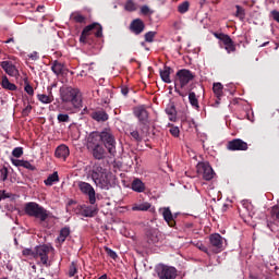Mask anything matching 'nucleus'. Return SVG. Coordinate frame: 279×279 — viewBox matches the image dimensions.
Instances as JSON below:
<instances>
[{"label": "nucleus", "instance_id": "obj_1", "mask_svg": "<svg viewBox=\"0 0 279 279\" xmlns=\"http://www.w3.org/2000/svg\"><path fill=\"white\" fill-rule=\"evenodd\" d=\"M113 175L108 170L104 169L101 166L94 167L92 171V180L99 189L108 191L112 186Z\"/></svg>", "mask_w": 279, "mask_h": 279}, {"label": "nucleus", "instance_id": "obj_2", "mask_svg": "<svg viewBox=\"0 0 279 279\" xmlns=\"http://www.w3.org/2000/svg\"><path fill=\"white\" fill-rule=\"evenodd\" d=\"M61 101L72 104L73 108H82V94L80 89L73 87H63L60 89Z\"/></svg>", "mask_w": 279, "mask_h": 279}, {"label": "nucleus", "instance_id": "obj_3", "mask_svg": "<svg viewBox=\"0 0 279 279\" xmlns=\"http://www.w3.org/2000/svg\"><path fill=\"white\" fill-rule=\"evenodd\" d=\"M23 256L27 258H40L43 265H47L49 263V246L47 245H38L35 246L34 250L32 248H24L22 251Z\"/></svg>", "mask_w": 279, "mask_h": 279}, {"label": "nucleus", "instance_id": "obj_4", "mask_svg": "<svg viewBox=\"0 0 279 279\" xmlns=\"http://www.w3.org/2000/svg\"><path fill=\"white\" fill-rule=\"evenodd\" d=\"M25 213L28 215V217H35V219H39L41 222L49 219V211L38 203H27L25 205Z\"/></svg>", "mask_w": 279, "mask_h": 279}, {"label": "nucleus", "instance_id": "obj_5", "mask_svg": "<svg viewBox=\"0 0 279 279\" xmlns=\"http://www.w3.org/2000/svg\"><path fill=\"white\" fill-rule=\"evenodd\" d=\"M99 134L100 141L108 150V154H110V156H117V140H114L112 131L110 129H105Z\"/></svg>", "mask_w": 279, "mask_h": 279}, {"label": "nucleus", "instance_id": "obj_6", "mask_svg": "<svg viewBox=\"0 0 279 279\" xmlns=\"http://www.w3.org/2000/svg\"><path fill=\"white\" fill-rule=\"evenodd\" d=\"M155 271L160 279H175L178 270L175 267L159 264L156 266Z\"/></svg>", "mask_w": 279, "mask_h": 279}, {"label": "nucleus", "instance_id": "obj_7", "mask_svg": "<svg viewBox=\"0 0 279 279\" xmlns=\"http://www.w3.org/2000/svg\"><path fill=\"white\" fill-rule=\"evenodd\" d=\"M193 77V72L186 69L179 70L177 72V78L174 81L175 86H180V88H184L189 84V82H192Z\"/></svg>", "mask_w": 279, "mask_h": 279}, {"label": "nucleus", "instance_id": "obj_8", "mask_svg": "<svg viewBox=\"0 0 279 279\" xmlns=\"http://www.w3.org/2000/svg\"><path fill=\"white\" fill-rule=\"evenodd\" d=\"M78 189H80L81 193H83V195L88 196L89 204H92V206H94V204H96V202H97V197L95 196L96 195L95 187H93V185H90V183L80 181Z\"/></svg>", "mask_w": 279, "mask_h": 279}, {"label": "nucleus", "instance_id": "obj_9", "mask_svg": "<svg viewBox=\"0 0 279 279\" xmlns=\"http://www.w3.org/2000/svg\"><path fill=\"white\" fill-rule=\"evenodd\" d=\"M134 116L138 119L140 125L144 128V130H149V113L147 112V109L136 107L134 109Z\"/></svg>", "mask_w": 279, "mask_h": 279}, {"label": "nucleus", "instance_id": "obj_10", "mask_svg": "<svg viewBox=\"0 0 279 279\" xmlns=\"http://www.w3.org/2000/svg\"><path fill=\"white\" fill-rule=\"evenodd\" d=\"M217 38H219L221 43L220 47L222 49H226L227 53H234V51H236V46L234 45V41H232V38H230L228 35L220 34L219 36H217Z\"/></svg>", "mask_w": 279, "mask_h": 279}, {"label": "nucleus", "instance_id": "obj_11", "mask_svg": "<svg viewBox=\"0 0 279 279\" xmlns=\"http://www.w3.org/2000/svg\"><path fill=\"white\" fill-rule=\"evenodd\" d=\"M197 172L202 174L203 180H206L209 182V180H213L215 178V170H213V167H210L209 163L201 162L197 165Z\"/></svg>", "mask_w": 279, "mask_h": 279}, {"label": "nucleus", "instance_id": "obj_12", "mask_svg": "<svg viewBox=\"0 0 279 279\" xmlns=\"http://www.w3.org/2000/svg\"><path fill=\"white\" fill-rule=\"evenodd\" d=\"M227 148L230 151H247V143H245L243 140H233L228 143Z\"/></svg>", "mask_w": 279, "mask_h": 279}, {"label": "nucleus", "instance_id": "obj_13", "mask_svg": "<svg viewBox=\"0 0 279 279\" xmlns=\"http://www.w3.org/2000/svg\"><path fill=\"white\" fill-rule=\"evenodd\" d=\"M92 32H95V36L97 38H101L104 36V28L98 23L87 25L82 33L89 36Z\"/></svg>", "mask_w": 279, "mask_h": 279}, {"label": "nucleus", "instance_id": "obj_14", "mask_svg": "<svg viewBox=\"0 0 279 279\" xmlns=\"http://www.w3.org/2000/svg\"><path fill=\"white\" fill-rule=\"evenodd\" d=\"M0 65L11 77H16V75H19V70L16 69V65L12 64V61H2Z\"/></svg>", "mask_w": 279, "mask_h": 279}, {"label": "nucleus", "instance_id": "obj_15", "mask_svg": "<svg viewBox=\"0 0 279 279\" xmlns=\"http://www.w3.org/2000/svg\"><path fill=\"white\" fill-rule=\"evenodd\" d=\"M159 213H161L165 221L170 228H173L175 226V220H173V214L171 213V209L169 207L160 208Z\"/></svg>", "mask_w": 279, "mask_h": 279}, {"label": "nucleus", "instance_id": "obj_16", "mask_svg": "<svg viewBox=\"0 0 279 279\" xmlns=\"http://www.w3.org/2000/svg\"><path fill=\"white\" fill-rule=\"evenodd\" d=\"M145 31V23L143 22V20L141 19H135L132 21L131 23V32H133V34H143V32Z\"/></svg>", "mask_w": 279, "mask_h": 279}, {"label": "nucleus", "instance_id": "obj_17", "mask_svg": "<svg viewBox=\"0 0 279 279\" xmlns=\"http://www.w3.org/2000/svg\"><path fill=\"white\" fill-rule=\"evenodd\" d=\"M89 149H92V154H93V157L95 158V160H104V158H106V148H104V146L96 145Z\"/></svg>", "mask_w": 279, "mask_h": 279}, {"label": "nucleus", "instance_id": "obj_18", "mask_svg": "<svg viewBox=\"0 0 279 279\" xmlns=\"http://www.w3.org/2000/svg\"><path fill=\"white\" fill-rule=\"evenodd\" d=\"M198 250H201V252H205L206 254H208L210 256V254H219V252H221V250H223V246H219V245H199Z\"/></svg>", "mask_w": 279, "mask_h": 279}, {"label": "nucleus", "instance_id": "obj_19", "mask_svg": "<svg viewBox=\"0 0 279 279\" xmlns=\"http://www.w3.org/2000/svg\"><path fill=\"white\" fill-rule=\"evenodd\" d=\"M70 154H71V151L69 150V147L64 144L58 146L54 151V156L57 158H61L62 160H66V158H69Z\"/></svg>", "mask_w": 279, "mask_h": 279}, {"label": "nucleus", "instance_id": "obj_20", "mask_svg": "<svg viewBox=\"0 0 279 279\" xmlns=\"http://www.w3.org/2000/svg\"><path fill=\"white\" fill-rule=\"evenodd\" d=\"M99 141H101L100 133L99 132L92 133L88 136V140H87V147H88V149H92L96 145H101V144H99Z\"/></svg>", "mask_w": 279, "mask_h": 279}, {"label": "nucleus", "instance_id": "obj_21", "mask_svg": "<svg viewBox=\"0 0 279 279\" xmlns=\"http://www.w3.org/2000/svg\"><path fill=\"white\" fill-rule=\"evenodd\" d=\"M211 245H225L227 243L226 238L221 236L219 233H214L209 236Z\"/></svg>", "mask_w": 279, "mask_h": 279}, {"label": "nucleus", "instance_id": "obj_22", "mask_svg": "<svg viewBox=\"0 0 279 279\" xmlns=\"http://www.w3.org/2000/svg\"><path fill=\"white\" fill-rule=\"evenodd\" d=\"M90 117H92V119H94V121H98V123L108 121V113H106V111H104V110L94 111L90 113Z\"/></svg>", "mask_w": 279, "mask_h": 279}, {"label": "nucleus", "instance_id": "obj_23", "mask_svg": "<svg viewBox=\"0 0 279 279\" xmlns=\"http://www.w3.org/2000/svg\"><path fill=\"white\" fill-rule=\"evenodd\" d=\"M166 113L168 114L169 121H175L178 119V111L175 110V105L173 104L166 108Z\"/></svg>", "mask_w": 279, "mask_h": 279}, {"label": "nucleus", "instance_id": "obj_24", "mask_svg": "<svg viewBox=\"0 0 279 279\" xmlns=\"http://www.w3.org/2000/svg\"><path fill=\"white\" fill-rule=\"evenodd\" d=\"M171 68L165 66L163 70L160 71V77L162 82L166 84H171Z\"/></svg>", "mask_w": 279, "mask_h": 279}, {"label": "nucleus", "instance_id": "obj_25", "mask_svg": "<svg viewBox=\"0 0 279 279\" xmlns=\"http://www.w3.org/2000/svg\"><path fill=\"white\" fill-rule=\"evenodd\" d=\"M123 8L125 12H136V10H138V3L134 0H126Z\"/></svg>", "mask_w": 279, "mask_h": 279}, {"label": "nucleus", "instance_id": "obj_26", "mask_svg": "<svg viewBox=\"0 0 279 279\" xmlns=\"http://www.w3.org/2000/svg\"><path fill=\"white\" fill-rule=\"evenodd\" d=\"M0 84L2 88H4V90H16V86L14 85V83H11L5 75L2 76Z\"/></svg>", "mask_w": 279, "mask_h": 279}, {"label": "nucleus", "instance_id": "obj_27", "mask_svg": "<svg viewBox=\"0 0 279 279\" xmlns=\"http://www.w3.org/2000/svg\"><path fill=\"white\" fill-rule=\"evenodd\" d=\"M148 130H145L144 126H141V132H138V130H133L130 132V135L132 136V138H134V141H136L137 143H141V141H143V135Z\"/></svg>", "mask_w": 279, "mask_h": 279}, {"label": "nucleus", "instance_id": "obj_28", "mask_svg": "<svg viewBox=\"0 0 279 279\" xmlns=\"http://www.w3.org/2000/svg\"><path fill=\"white\" fill-rule=\"evenodd\" d=\"M189 101L192 108H195V110H199V100L197 99V95L195 94V92L189 93Z\"/></svg>", "mask_w": 279, "mask_h": 279}, {"label": "nucleus", "instance_id": "obj_29", "mask_svg": "<svg viewBox=\"0 0 279 279\" xmlns=\"http://www.w3.org/2000/svg\"><path fill=\"white\" fill-rule=\"evenodd\" d=\"M132 190L136 193H143V191H145V184L143 183V181H141V179H135L132 182Z\"/></svg>", "mask_w": 279, "mask_h": 279}, {"label": "nucleus", "instance_id": "obj_30", "mask_svg": "<svg viewBox=\"0 0 279 279\" xmlns=\"http://www.w3.org/2000/svg\"><path fill=\"white\" fill-rule=\"evenodd\" d=\"M56 182H60V177H58V172H53L44 181L46 186H53Z\"/></svg>", "mask_w": 279, "mask_h": 279}, {"label": "nucleus", "instance_id": "obj_31", "mask_svg": "<svg viewBox=\"0 0 279 279\" xmlns=\"http://www.w3.org/2000/svg\"><path fill=\"white\" fill-rule=\"evenodd\" d=\"M51 71L54 73V75H62L64 71V65L59 61H53L51 65Z\"/></svg>", "mask_w": 279, "mask_h": 279}, {"label": "nucleus", "instance_id": "obj_32", "mask_svg": "<svg viewBox=\"0 0 279 279\" xmlns=\"http://www.w3.org/2000/svg\"><path fill=\"white\" fill-rule=\"evenodd\" d=\"M37 99L41 104H51L53 101V94L51 92H49V95L38 94Z\"/></svg>", "mask_w": 279, "mask_h": 279}, {"label": "nucleus", "instance_id": "obj_33", "mask_svg": "<svg viewBox=\"0 0 279 279\" xmlns=\"http://www.w3.org/2000/svg\"><path fill=\"white\" fill-rule=\"evenodd\" d=\"M69 234H71V229L64 227L63 229L60 230V234L57 238V242L64 243V241H66V236H69Z\"/></svg>", "mask_w": 279, "mask_h": 279}, {"label": "nucleus", "instance_id": "obj_34", "mask_svg": "<svg viewBox=\"0 0 279 279\" xmlns=\"http://www.w3.org/2000/svg\"><path fill=\"white\" fill-rule=\"evenodd\" d=\"M82 217H95L97 215V208L88 206L81 211Z\"/></svg>", "mask_w": 279, "mask_h": 279}, {"label": "nucleus", "instance_id": "obj_35", "mask_svg": "<svg viewBox=\"0 0 279 279\" xmlns=\"http://www.w3.org/2000/svg\"><path fill=\"white\" fill-rule=\"evenodd\" d=\"M151 208V204L149 203H140V204H135L132 206V210L136 211V210H140V211H147L148 209Z\"/></svg>", "mask_w": 279, "mask_h": 279}, {"label": "nucleus", "instance_id": "obj_36", "mask_svg": "<svg viewBox=\"0 0 279 279\" xmlns=\"http://www.w3.org/2000/svg\"><path fill=\"white\" fill-rule=\"evenodd\" d=\"M213 90H214L216 97L219 99L223 95V85L221 83H214Z\"/></svg>", "mask_w": 279, "mask_h": 279}, {"label": "nucleus", "instance_id": "obj_37", "mask_svg": "<svg viewBox=\"0 0 279 279\" xmlns=\"http://www.w3.org/2000/svg\"><path fill=\"white\" fill-rule=\"evenodd\" d=\"M141 14H143V16H151V14H154V11H151L149 5L145 4L141 7Z\"/></svg>", "mask_w": 279, "mask_h": 279}, {"label": "nucleus", "instance_id": "obj_38", "mask_svg": "<svg viewBox=\"0 0 279 279\" xmlns=\"http://www.w3.org/2000/svg\"><path fill=\"white\" fill-rule=\"evenodd\" d=\"M57 120L59 121V123H69L71 121V118L66 113H60L58 114Z\"/></svg>", "mask_w": 279, "mask_h": 279}, {"label": "nucleus", "instance_id": "obj_39", "mask_svg": "<svg viewBox=\"0 0 279 279\" xmlns=\"http://www.w3.org/2000/svg\"><path fill=\"white\" fill-rule=\"evenodd\" d=\"M178 10L180 14H185V12H189V1L179 4Z\"/></svg>", "mask_w": 279, "mask_h": 279}, {"label": "nucleus", "instance_id": "obj_40", "mask_svg": "<svg viewBox=\"0 0 279 279\" xmlns=\"http://www.w3.org/2000/svg\"><path fill=\"white\" fill-rule=\"evenodd\" d=\"M235 8H236L235 16H238L240 21H243V19H245V11L243 10V8H241V5H236Z\"/></svg>", "mask_w": 279, "mask_h": 279}, {"label": "nucleus", "instance_id": "obj_41", "mask_svg": "<svg viewBox=\"0 0 279 279\" xmlns=\"http://www.w3.org/2000/svg\"><path fill=\"white\" fill-rule=\"evenodd\" d=\"M75 274H77V265L75 264V262H72L70 265V269H69L70 278H73V276H75Z\"/></svg>", "mask_w": 279, "mask_h": 279}, {"label": "nucleus", "instance_id": "obj_42", "mask_svg": "<svg viewBox=\"0 0 279 279\" xmlns=\"http://www.w3.org/2000/svg\"><path fill=\"white\" fill-rule=\"evenodd\" d=\"M20 167H24V169H29V171H34L36 167L32 165L29 161H20Z\"/></svg>", "mask_w": 279, "mask_h": 279}, {"label": "nucleus", "instance_id": "obj_43", "mask_svg": "<svg viewBox=\"0 0 279 279\" xmlns=\"http://www.w3.org/2000/svg\"><path fill=\"white\" fill-rule=\"evenodd\" d=\"M105 250L108 256H110V258H112L113 260H117V258H119V255H117V252L112 251L110 247L105 246Z\"/></svg>", "mask_w": 279, "mask_h": 279}, {"label": "nucleus", "instance_id": "obj_44", "mask_svg": "<svg viewBox=\"0 0 279 279\" xmlns=\"http://www.w3.org/2000/svg\"><path fill=\"white\" fill-rule=\"evenodd\" d=\"M156 37V32H148L145 34L146 43H154V38Z\"/></svg>", "mask_w": 279, "mask_h": 279}, {"label": "nucleus", "instance_id": "obj_45", "mask_svg": "<svg viewBox=\"0 0 279 279\" xmlns=\"http://www.w3.org/2000/svg\"><path fill=\"white\" fill-rule=\"evenodd\" d=\"M0 180L5 182L8 180V168L3 167L0 169Z\"/></svg>", "mask_w": 279, "mask_h": 279}, {"label": "nucleus", "instance_id": "obj_46", "mask_svg": "<svg viewBox=\"0 0 279 279\" xmlns=\"http://www.w3.org/2000/svg\"><path fill=\"white\" fill-rule=\"evenodd\" d=\"M12 156H14V158H21L23 156V147L14 148L12 151Z\"/></svg>", "mask_w": 279, "mask_h": 279}, {"label": "nucleus", "instance_id": "obj_47", "mask_svg": "<svg viewBox=\"0 0 279 279\" xmlns=\"http://www.w3.org/2000/svg\"><path fill=\"white\" fill-rule=\"evenodd\" d=\"M147 242L149 245H151V244L154 245V244L158 243V235L156 233L149 234Z\"/></svg>", "mask_w": 279, "mask_h": 279}, {"label": "nucleus", "instance_id": "obj_48", "mask_svg": "<svg viewBox=\"0 0 279 279\" xmlns=\"http://www.w3.org/2000/svg\"><path fill=\"white\" fill-rule=\"evenodd\" d=\"M170 134H172V136H174L175 138H178V136H180V129L178 126H172L170 129Z\"/></svg>", "mask_w": 279, "mask_h": 279}, {"label": "nucleus", "instance_id": "obj_49", "mask_svg": "<svg viewBox=\"0 0 279 279\" xmlns=\"http://www.w3.org/2000/svg\"><path fill=\"white\" fill-rule=\"evenodd\" d=\"M270 16L276 21V23H279V11L278 10H272L270 12Z\"/></svg>", "mask_w": 279, "mask_h": 279}, {"label": "nucleus", "instance_id": "obj_50", "mask_svg": "<svg viewBox=\"0 0 279 279\" xmlns=\"http://www.w3.org/2000/svg\"><path fill=\"white\" fill-rule=\"evenodd\" d=\"M25 93H27V95H34V87H32V85L26 84L24 87Z\"/></svg>", "mask_w": 279, "mask_h": 279}, {"label": "nucleus", "instance_id": "obj_51", "mask_svg": "<svg viewBox=\"0 0 279 279\" xmlns=\"http://www.w3.org/2000/svg\"><path fill=\"white\" fill-rule=\"evenodd\" d=\"M86 17H84L82 14L74 15V21H76V23H84Z\"/></svg>", "mask_w": 279, "mask_h": 279}, {"label": "nucleus", "instance_id": "obj_52", "mask_svg": "<svg viewBox=\"0 0 279 279\" xmlns=\"http://www.w3.org/2000/svg\"><path fill=\"white\" fill-rule=\"evenodd\" d=\"M29 112H32V105H27V106L23 109L22 114H23L24 117H27V116L29 114Z\"/></svg>", "mask_w": 279, "mask_h": 279}, {"label": "nucleus", "instance_id": "obj_53", "mask_svg": "<svg viewBox=\"0 0 279 279\" xmlns=\"http://www.w3.org/2000/svg\"><path fill=\"white\" fill-rule=\"evenodd\" d=\"M10 197H11L10 193H7L5 191L0 190V199H8Z\"/></svg>", "mask_w": 279, "mask_h": 279}, {"label": "nucleus", "instance_id": "obj_54", "mask_svg": "<svg viewBox=\"0 0 279 279\" xmlns=\"http://www.w3.org/2000/svg\"><path fill=\"white\" fill-rule=\"evenodd\" d=\"M28 58L34 61L38 60V58H39L38 52H36V51L32 52L31 54H28Z\"/></svg>", "mask_w": 279, "mask_h": 279}, {"label": "nucleus", "instance_id": "obj_55", "mask_svg": "<svg viewBox=\"0 0 279 279\" xmlns=\"http://www.w3.org/2000/svg\"><path fill=\"white\" fill-rule=\"evenodd\" d=\"M174 93H178V95H180V97H186V94H183L182 92H180V89H178V86H175Z\"/></svg>", "mask_w": 279, "mask_h": 279}, {"label": "nucleus", "instance_id": "obj_56", "mask_svg": "<svg viewBox=\"0 0 279 279\" xmlns=\"http://www.w3.org/2000/svg\"><path fill=\"white\" fill-rule=\"evenodd\" d=\"M87 36H88V35L82 33L81 38H80L81 43H86Z\"/></svg>", "mask_w": 279, "mask_h": 279}, {"label": "nucleus", "instance_id": "obj_57", "mask_svg": "<svg viewBox=\"0 0 279 279\" xmlns=\"http://www.w3.org/2000/svg\"><path fill=\"white\" fill-rule=\"evenodd\" d=\"M121 93H122V95H124V97H125V96H128V93H130V90H129L126 87H123V88L121 89Z\"/></svg>", "mask_w": 279, "mask_h": 279}, {"label": "nucleus", "instance_id": "obj_58", "mask_svg": "<svg viewBox=\"0 0 279 279\" xmlns=\"http://www.w3.org/2000/svg\"><path fill=\"white\" fill-rule=\"evenodd\" d=\"M247 206H250V203L243 202V207H244V208H247Z\"/></svg>", "mask_w": 279, "mask_h": 279}, {"label": "nucleus", "instance_id": "obj_59", "mask_svg": "<svg viewBox=\"0 0 279 279\" xmlns=\"http://www.w3.org/2000/svg\"><path fill=\"white\" fill-rule=\"evenodd\" d=\"M5 43H7V44H8V43H14V38H10V39H8Z\"/></svg>", "mask_w": 279, "mask_h": 279}, {"label": "nucleus", "instance_id": "obj_60", "mask_svg": "<svg viewBox=\"0 0 279 279\" xmlns=\"http://www.w3.org/2000/svg\"><path fill=\"white\" fill-rule=\"evenodd\" d=\"M80 75H81V77H84V75H86V72L81 71Z\"/></svg>", "mask_w": 279, "mask_h": 279}]
</instances>
